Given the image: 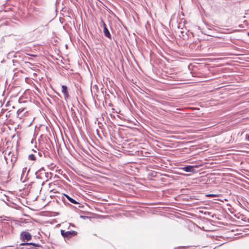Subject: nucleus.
Wrapping results in <instances>:
<instances>
[{
  "mask_svg": "<svg viewBox=\"0 0 249 249\" xmlns=\"http://www.w3.org/2000/svg\"><path fill=\"white\" fill-rule=\"evenodd\" d=\"M231 32H212L211 34H205L204 32H200L201 35H198V39L201 40H212L218 41L219 39H225L226 34Z\"/></svg>",
  "mask_w": 249,
  "mask_h": 249,
  "instance_id": "obj_1",
  "label": "nucleus"
},
{
  "mask_svg": "<svg viewBox=\"0 0 249 249\" xmlns=\"http://www.w3.org/2000/svg\"><path fill=\"white\" fill-rule=\"evenodd\" d=\"M60 233L63 237L68 239L73 236H76L77 234V232L75 231L71 230L65 231L62 229L60 230Z\"/></svg>",
  "mask_w": 249,
  "mask_h": 249,
  "instance_id": "obj_2",
  "label": "nucleus"
},
{
  "mask_svg": "<svg viewBox=\"0 0 249 249\" xmlns=\"http://www.w3.org/2000/svg\"><path fill=\"white\" fill-rule=\"evenodd\" d=\"M20 238L22 242L29 241L32 240V235L28 231H23L20 233Z\"/></svg>",
  "mask_w": 249,
  "mask_h": 249,
  "instance_id": "obj_3",
  "label": "nucleus"
},
{
  "mask_svg": "<svg viewBox=\"0 0 249 249\" xmlns=\"http://www.w3.org/2000/svg\"><path fill=\"white\" fill-rule=\"evenodd\" d=\"M175 33L181 35V39L184 40H188L189 38L194 36L193 32H175Z\"/></svg>",
  "mask_w": 249,
  "mask_h": 249,
  "instance_id": "obj_4",
  "label": "nucleus"
},
{
  "mask_svg": "<svg viewBox=\"0 0 249 249\" xmlns=\"http://www.w3.org/2000/svg\"><path fill=\"white\" fill-rule=\"evenodd\" d=\"M180 169L185 172L196 173V171L194 170V167H192L191 165H185L181 167Z\"/></svg>",
  "mask_w": 249,
  "mask_h": 249,
  "instance_id": "obj_5",
  "label": "nucleus"
},
{
  "mask_svg": "<svg viewBox=\"0 0 249 249\" xmlns=\"http://www.w3.org/2000/svg\"><path fill=\"white\" fill-rule=\"evenodd\" d=\"M62 92L64 96V98L66 101L70 97L68 92V87L66 85H62Z\"/></svg>",
  "mask_w": 249,
  "mask_h": 249,
  "instance_id": "obj_6",
  "label": "nucleus"
},
{
  "mask_svg": "<svg viewBox=\"0 0 249 249\" xmlns=\"http://www.w3.org/2000/svg\"><path fill=\"white\" fill-rule=\"evenodd\" d=\"M99 28L100 31H101L102 28L103 29V31H109L102 18H101L100 21L99 22Z\"/></svg>",
  "mask_w": 249,
  "mask_h": 249,
  "instance_id": "obj_7",
  "label": "nucleus"
},
{
  "mask_svg": "<svg viewBox=\"0 0 249 249\" xmlns=\"http://www.w3.org/2000/svg\"><path fill=\"white\" fill-rule=\"evenodd\" d=\"M162 33L166 38L171 41H173V39H175L176 34H174V32H166V34H164V32H162Z\"/></svg>",
  "mask_w": 249,
  "mask_h": 249,
  "instance_id": "obj_8",
  "label": "nucleus"
},
{
  "mask_svg": "<svg viewBox=\"0 0 249 249\" xmlns=\"http://www.w3.org/2000/svg\"><path fill=\"white\" fill-rule=\"evenodd\" d=\"M63 195L65 197H66V198H67V199L72 204H79V202H78L75 199H73V198H72L71 196H70L67 195V194H63Z\"/></svg>",
  "mask_w": 249,
  "mask_h": 249,
  "instance_id": "obj_9",
  "label": "nucleus"
},
{
  "mask_svg": "<svg viewBox=\"0 0 249 249\" xmlns=\"http://www.w3.org/2000/svg\"><path fill=\"white\" fill-rule=\"evenodd\" d=\"M42 171H45L44 167H41L37 171H36L35 173V175L36 176V178L37 179H41V177L38 174H39V172H41Z\"/></svg>",
  "mask_w": 249,
  "mask_h": 249,
  "instance_id": "obj_10",
  "label": "nucleus"
},
{
  "mask_svg": "<svg viewBox=\"0 0 249 249\" xmlns=\"http://www.w3.org/2000/svg\"><path fill=\"white\" fill-rule=\"evenodd\" d=\"M8 37H11V38H13L15 37V36L12 34L9 35H5L4 36H2L1 38V41H5V38H7Z\"/></svg>",
  "mask_w": 249,
  "mask_h": 249,
  "instance_id": "obj_11",
  "label": "nucleus"
},
{
  "mask_svg": "<svg viewBox=\"0 0 249 249\" xmlns=\"http://www.w3.org/2000/svg\"><path fill=\"white\" fill-rule=\"evenodd\" d=\"M25 108L23 107V108H19V109H18L17 111V117H18L19 118L21 119V117H19L20 114L23 112L24 110H25Z\"/></svg>",
  "mask_w": 249,
  "mask_h": 249,
  "instance_id": "obj_12",
  "label": "nucleus"
},
{
  "mask_svg": "<svg viewBox=\"0 0 249 249\" xmlns=\"http://www.w3.org/2000/svg\"><path fill=\"white\" fill-rule=\"evenodd\" d=\"M203 165V164H196L192 165V167H194V170L196 171V172L198 171L197 169Z\"/></svg>",
  "mask_w": 249,
  "mask_h": 249,
  "instance_id": "obj_13",
  "label": "nucleus"
},
{
  "mask_svg": "<svg viewBox=\"0 0 249 249\" xmlns=\"http://www.w3.org/2000/svg\"><path fill=\"white\" fill-rule=\"evenodd\" d=\"M36 156L33 154H30L28 156V160H30L35 161L36 160Z\"/></svg>",
  "mask_w": 249,
  "mask_h": 249,
  "instance_id": "obj_14",
  "label": "nucleus"
},
{
  "mask_svg": "<svg viewBox=\"0 0 249 249\" xmlns=\"http://www.w3.org/2000/svg\"><path fill=\"white\" fill-rule=\"evenodd\" d=\"M34 243H33V242H30V243L27 242V247L26 249H33L34 248L32 247L31 246H33Z\"/></svg>",
  "mask_w": 249,
  "mask_h": 249,
  "instance_id": "obj_15",
  "label": "nucleus"
},
{
  "mask_svg": "<svg viewBox=\"0 0 249 249\" xmlns=\"http://www.w3.org/2000/svg\"><path fill=\"white\" fill-rule=\"evenodd\" d=\"M105 36L109 39H111V35L110 32H104Z\"/></svg>",
  "mask_w": 249,
  "mask_h": 249,
  "instance_id": "obj_16",
  "label": "nucleus"
},
{
  "mask_svg": "<svg viewBox=\"0 0 249 249\" xmlns=\"http://www.w3.org/2000/svg\"><path fill=\"white\" fill-rule=\"evenodd\" d=\"M176 36H175V39H181V35L178 34V33H175Z\"/></svg>",
  "mask_w": 249,
  "mask_h": 249,
  "instance_id": "obj_17",
  "label": "nucleus"
},
{
  "mask_svg": "<svg viewBox=\"0 0 249 249\" xmlns=\"http://www.w3.org/2000/svg\"><path fill=\"white\" fill-rule=\"evenodd\" d=\"M33 246L34 247H38V248H43V247L41 245H40L39 244H38V243H34Z\"/></svg>",
  "mask_w": 249,
  "mask_h": 249,
  "instance_id": "obj_18",
  "label": "nucleus"
},
{
  "mask_svg": "<svg viewBox=\"0 0 249 249\" xmlns=\"http://www.w3.org/2000/svg\"><path fill=\"white\" fill-rule=\"evenodd\" d=\"M189 247L188 246H179V247H176L175 248V249H187V248H188Z\"/></svg>",
  "mask_w": 249,
  "mask_h": 249,
  "instance_id": "obj_19",
  "label": "nucleus"
},
{
  "mask_svg": "<svg viewBox=\"0 0 249 249\" xmlns=\"http://www.w3.org/2000/svg\"><path fill=\"white\" fill-rule=\"evenodd\" d=\"M30 169H28V171H27V173L26 176V177H25V178L24 180H23V181H22V182H26V181L27 179H28V178H27V176H28V175L29 172H30Z\"/></svg>",
  "mask_w": 249,
  "mask_h": 249,
  "instance_id": "obj_20",
  "label": "nucleus"
},
{
  "mask_svg": "<svg viewBox=\"0 0 249 249\" xmlns=\"http://www.w3.org/2000/svg\"><path fill=\"white\" fill-rule=\"evenodd\" d=\"M27 246V242H23L19 244V246Z\"/></svg>",
  "mask_w": 249,
  "mask_h": 249,
  "instance_id": "obj_21",
  "label": "nucleus"
},
{
  "mask_svg": "<svg viewBox=\"0 0 249 249\" xmlns=\"http://www.w3.org/2000/svg\"><path fill=\"white\" fill-rule=\"evenodd\" d=\"M245 140L249 142V134H247L245 136Z\"/></svg>",
  "mask_w": 249,
  "mask_h": 249,
  "instance_id": "obj_22",
  "label": "nucleus"
},
{
  "mask_svg": "<svg viewBox=\"0 0 249 249\" xmlns=\"http://www.w3.org/2000/svg\"><path fill=\"white\" fill-rule=\"evenodd\" d=\"M80 217L81 218H82V219H87V218H88V216H84V215H81L80 216Z\"/></svg>",
  "mask_w": 249,
  "mask_h": 249,
  "instance_id": "obj_23",
  "label": "nucleus"
},
{
  "mask_svg": "<svg viewBox=\"0 0 249 249\" xmlns=\"http://www.w3.org/2000/svg\"><path fill=\"white\" fill-rule=\"evenodd\" d=\"M27 169V167H25V168H23L22 172V174H24V173L26 172Z\"/></svg>",
  "mask_w": 249,
  "mask_h": 249,
  "instance_id": "obj_24",
  "label": "nucleus"
},
{
  "mask_svg": "<svg viewBox=\"0 0 249 249\" xmlns=\"http://www.w3.org/2000/svg\"><path fill=\"white\" fill-rule=\"evenodd\" d=\"M208 196H217V195H216V194H209L208 195Z\"/></svg>",
  "mask_w": 249,
  "mask_h": 249,
  "instance_id": "obj_25",
  "label": "nucleus"
},
{
  "mask_svg": "<svg viewBox=\"0 0 249 249\" xmlns=\"http://www.w3.org/2000/svg\"><path fill=\"white\" fill-rule=\"evenodd\" d=\"M232 31H234V32H235V31H244V30H233Z\"/></svg>",
  "mask_w": 249,
  "mask_h": 249,
  "instance_id": "obj_26",
  "label": "nucleus"
},
{
  "mask_svg": "<svg viewBox=\"0 0 249 249\" xmlns=\"http://www.w3.org/2000/svg\"><path fill=\"white\" fill-rule=\"evenodd\" d=\"M70 226H71L72 227H75V225L73 223H70Z\"/></svg>",
  "mask_w": 249,
  "mask_h": 249,
  "instance_id": "obj_27",
  "label": "nucleus"
},
{
  "mask_svg": "<svg viewBox=\"0 0 249 249\" xmlns=\"http://www.w3.org/2000/svg\"><path fill=\"white\" fill-rule=\"evenodd\" d=\"M33 183H34V182H30V183L28 184V186H29L31 187V186H32V184H33Z\"/></svg>",
  "mask_w": 249,
  "mask_h": 249,
  "instance_id": "obj_28",
  "label": "nucleus"
},
{
  "mask_svg": "<svg viewBox=\"0 0 249 249\" xmlns=\"http://www.w3.org/2000/svg\"><path fill=\"white\" fill-rule=\"evenodd\" d=\"M38 155L39 157H41L42 156V153L41 152H38Z\"/></svg>",
  "mask_w": 249,
  "mask_h": 249,
  "instance_id": "obj_29",
  "label": "nucleus"
},
{
  "mask_svg": "<svg viewBox=\"0 0 249 249\" xmlns=\"http://www.w3.org/2000/svg\"><path fill=\"white\" fill-rule=\"evenodd\" d=\"M44 174H45L46 178H48V173H44Z\"/></svg>",
  "mask_w": 249,
  "mask_h": 249,
  "instance_id": "obj_30",
  "label": "nucleus"
},
{
  "mask_svg": "<svg viewBox=\"0 0 249 249\" xmlns=\"http://www.w3.org/2000/svg\"><path fill=\"white\" fill-rule=\"evenodd\" d=\"M9 102H7V103H6V107H7V106H9Z\"/></svg>",
  "mask_w": 249,
  "mask_h": 249,
  "instance_id": "obj_31",
  "label": "nucleus"
},
{
  "mask_svg": "<svg viewBox=\"0 0 249 249\" xmlns=\"http://www.w3.org/2000/svg\"><path fill=\"white\" fill-rule=\"evenodd\" d=\"M68 34H69V37L71 38V35L70 34V32H68Z\"/></svg>",
  "mask_w": 249,
  "mask_h": 249,
  "instance_id": "obj_32",
  "label": "nucleus"
},
{
  "mask_svg": "<svg viewBox=\"0 0 249 249\" xmlns=\"http://www.w3.org/2000/svg\"><path fill=\"white\" fill-rule=\"evenodd\" d=\"M32 151L35 152V153H36V151L34 150V149H32Z\"/></svg>",
  "mask_w": 249,
  "mask_h": 249,
  "instance_id": "obj_33",
  "label": "nucleus"
},
{
  "mask_svg": "<svg viewBox=\"0 0 249 249\" xmlns=\"http://www.w3.org/2000/svg\"><path fill=\"white\" fill-rule=\"evenodd\" d=\"M24 176V174H21V178H20V179L21 180L22 179V178L23 177V176Z\"/></svg>",
  "mask_w": 249,
  "mask_h": 249,
  "instance_id": "obj_34",
  "label": "nucleus"
},
{
  "mask_svg": "<svg viewBox=\"0 0 249 249\" xmlns=\"http://www.w3.org/2000/svg\"><path fill=\"white\" fill-rule=\"evenodd\" d=\"M62 200L64 202H66L65 200V198H64V197H63L62 198Z\"/></svg>",
  "mask_w": 249,
  "mask_h": 249,
  "instance_id": "obj_35",
  "label": "nucleus"
},
{
  "mask_svg": "<svg viewBox=\"0 0 249 249\" xmlns=\"http://www.w3.org/2000/svg\"><path fill=\"white\" fill-rule=\"evenodd\" d=\"M45 171H42L41 172H39V174H42L43 173V172H44Z\"/></svg>",
  "mask_w": 249,
  "mask_h": 249,
  "instance_id": "obj_36",
  "label": "nucleus"
},
{
  "mask_svg": "<svg viewBox=\"0 0 249 249\" xmlns=\"http://www.w3.org/2000/svg\"><path fill=\"white\" fill-rule=\"evenodd\" d=\"M71 111H74V109H73L72 108H71Z\"/></svg>",
  "mask_w": 249,
  "mask_h": 249,
  "instance_id": "obj_37",
  "label": "nucleus"
},
{
  "mask_svg": "<svg viewBox=\"0 0 249 249\" xmlns=\"http://www.w3.org/2000/svg\"><path fill=\"white\" fill-rule=\"evenodd\" d=\"M133 35L135 36H136V34H135V32H133Z\"/></svg>",
  "mask_w": 249,
  "mask_h": 249,
  "instance_id": "obj_38",
  "label": "nucleus"
},
{
  "mask_svg": "<svg viewBox=\"0 0 249 249\" xmlns=\"http://www.w3.org/2000/svg\"><path fill=\"white\" fill-rule=\"evenodd\" d=\"M176 109L177 110H180V108H176Z\"/></svg>",
  "mask_w": 249,
  "mask_h": 249,
  "instance_id": "obj_39",
  "label": "nucleus"
},
{
  "mask_svg": "<svg viewBox=\"0 0 249 249\" xmlns=\"http://www.w3.org/2000/svg\"><path fill=\"white\" fill-rule=\"evenodd\" d=\"M162 102H163V103H162L163 104H165V103H166V102H165V101H163Z\"/></svg>",
  "mask_w": 249,
  "mask_h": 249,
  "instance_id": "obj_40",
  "label": "nucleus"
},
{
  "mask_svg": "<svg viewBox=\"0 0 249 249\" xmlns=\"http://www.w3.org/2000/svg\"><path fill=\"white\" fill-rule=\"evenodd\" d=\"M33 141H34V140H33V139H32V141H31V143H33Z\"/></svg>",
  "mask_w": 249,
  "mask_h": 249,
  "instance_id": "obj_41",
  "label": "nucleus"
},
{
  "mask_svg": "<svg viewBox=\"0 0 249 249\" xmlns=\"http://www.w3.org/2000/svg\"><path fill=\"white\" fill-rule=\"evenodd\" d=\"M247 35L248 36H249V32H247Z\"/></svg>",
  "mask_w": 249,
  "mask_h": 249,
  "instance_id": "obj_42",
  "label": "nucleus"
},
{
  "mask_svg": "<svg viewBox=\"0 0 249 249\" xmlns=\"http://www.w3.org/2000/svg\"><path fill=\"white\" fill-rule=\"evenodd\" d=\"M109 106H112V104H109Z\"/></svg>",
  "mask_w": 249,
  "mask_h": 249,
  "instance_id": "obj_43",
  "label": "nucleus"
},
{
  "mask_svg": "<svg viewBox=\"0 0 249 249\" xmlns=\"http://www.w3.org/2000/svg\"><path fill=\"white\" fill-rule=\"evenodd\" d=\"M127 33L128 34V35L130 36V34L129 32H127Z\"/></svg>",
  "mask_w": 249,
  "mask_h": 249,
  "instance_id": "obj_44",
  "label": "nucleus"
},
{
  "mask_svg": "<svg viewBox=\"0 0 249 249\" xmlns=\"http://www.w3.org/2000/svg\"><path fill=\"white\" fill-rule=\"evenodd\" d=\"M89 33H90V34H91V35H92V32H90Z\"/></svg>",
  "mask_w": 249,
  "mask_h": 249,
  "instance_id": "obj_45",
  "label": "nucleus"
},
{
  "mask_svg": "<svg viewBox=\"0 0 249 249\" xmlns=\"http://www.w3.org/2000/svg\"><path fill=\"white\" fill-rule=\"evenodd\" d=\"M57 94L58 95H59V96H60V94H59V93H57Z\"/></svg>",
  "mask_w": 249,
  "mask_h": 249,
  "instance_id": "obj_46",
  "label": "nucleus"
},
{
  "mask_svg": "<svg viewBox=\"0 0 249 249\" xmlns=\"http://www.w3.org/2000/svg\"><path fill=\"white\" fill-rule=\"evenodd\" d=\"M44 182H43V183H42V186L44 185Z\"/></svg>",
  "mask_w": 249,
  "mask_h": 249,
  "instance_id": "obj_47",
  "label": "nucleus"
},
{
  "mask_svg": "<svg viewBox=\"0 0 249 249\" xmlns=\"http://www.w3.org/2000/svg\"><path fill=\"white\" fill-rule=\"evenodd\" d=\"M1 62V63L4 62V60H2Z\"/></svg>",
  "mask_w": 249,
  "mask_h": 249,
  "instance_id": "obj_48",
  "label": "nucleus"
}]
</instances>
